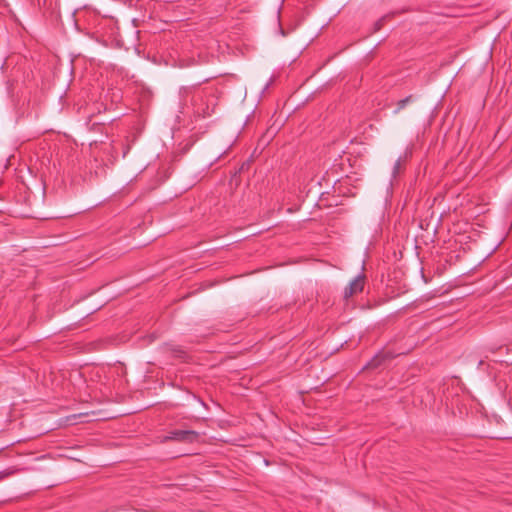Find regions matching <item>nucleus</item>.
Instances as JSON below:
<instances>
[{
    "label": "nucleus",
    "instance_id": "obj_4",
    "mask_svg": "<svg viewBox=\"0 0 512 512\" xmlns=\"http://www.w3.org/2000/svg\"><path fill=\"white\" fill-rule=\"evenodd\" d=\"M378 357L376 356L375 359L372 360V362L369 364L370 367H376L379 364Z\"/></svg>",
    "mask_w": 512,
    "mask_h": 512
},
{
    "label": "nucleus",
    "instance_id": "obj_5",
    "mask_svg": "<svg viewBox=\"0 0 512 512\" xmlns=\"http://www.w3.org/2000/svg\"><path fill=\"white\" fill-rule=\"evenodd\" d=\"M399 168H400V160H397L394 165V174H396L398 172Z\"/></svg>",
    "mask_w": 512,
    "mask_h": 512
},
{
    "label": "nucleus",
    "instance_id": "obj_3",
    "mask_svg": "<svg viewBox=\"0 0 512 512\" xmlns=\"http://www.w3.org/2000/svg\"><path fill=\"white\" fill-rule=\"evenodd\" d=\"M412 95L407 96L404 99H401L397 103V109L395 110V113H398L400 110L404 109L406 105L412 101Z\"/></svg>",
    "mask_w": 512,
    "mask_h": 512
},
{
    "label": "nucleus",
    "instance_id": "obj_6",
    "mask_svg": "<svg viewBox=\"0 0 512 512\" xmlns=\"http://www.w3.org/2000/svg\"><path fill=\"white\" fill-rule=\"evenodd\" d=\"M381 22L382 20H379L377 23H376V30H379L380 27H381Z\"/></svg>",
    "mask_w": 512,
    "mask_h": 512
},
{
    "label": "nucleus",
    "instance_id": "obj_2",
    "mask_svg": "<svg viewBox=\"0 0 512 512\" xmlns=\"http://www.w3.org/2000/svg\"><path fill=\"white\" fill-rule=\"evenodd\" d=\"M365 284V277L358 275L354 278L344 290V298L348 299L353 295L362 292Z\"/></svg>",
    "mask_w": 512,
    "mask_h": 512
},
{
    "label": "nucleus",
    "instance_id": "obj_1",
    "mask_svg": "<svg viewBox=\"0 0 512 512\" xmlns=\"http://www.w3.org/2000/svg\"><path fill=\"white\" fill-rule=\"evenodd\" d=\"M198 438V433L192 430H174L169 433L166 439L181 441V442H193Z\"/></svg>",
    "mask_w": 512,
    "mask_h": 512
}]
</instances>
